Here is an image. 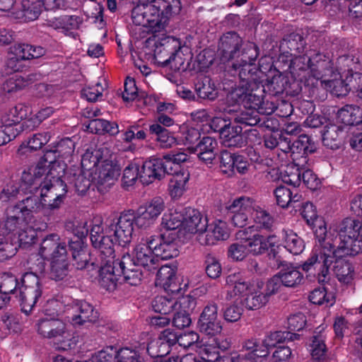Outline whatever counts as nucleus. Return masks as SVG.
<instances>
[{
  "mask_svg": "<svg viewBox=\"0 0 362 362\" xmlns=\"http://www.w3.org/2000/svg\"><path fill=\"white\" fill-rule=\"evenodd\" d=\"M318 242L320 243L322 250L320 258L322 264L320 272H318V306L325 304V307L330 308L335 303V296L332 292H329L324 283L329 279V267L334 262V272L340 282L349 284L351 281L354 274V267L351 262L347 259V256L354 257V255H340L337 252L340 247L335 249L334 241L339 236L337 230L332 227L327 229L324 219L318 220Z\"/></svg>",
  "mask_w": 362,
  "mask_h": 362,
  "instance_id": "f257e3e1",
  "label": "nucleus"
},
{
  "mask_svg": "<svg viewBox=\"0 0 362 362\" xmlns=\"http://www.w3.org/2000/svg\"><path fill=\"white\" fill-rule=\"evenodd\" d=\"M180 0H146L137 4L132 11L133 23L148 28L156 36L164 30L170 18L179 14Z\"/></svg>",
  "mask_w": 362,
  "mask_h": 362,
  "instance_id": "f03ea898",
  "label": "nucleus"
},
{
  "mask_svg": "<svg viewBox=\"0 0 362 362\" xmlns=\"http://www.w3.org/2000/svg\"><path fill=\"white\" fill-rule=\"evenodd\" d=\"M49 170L42 182H40L39 189L42 209L51 211L60 208L67 189L60 175L64 171V168L60 165L58 160L49 161Z\"/></svg>",
  "mask_w": 362,
  "mask_h": 362,
  "instance_id": "7ed1b4c3",
  "label": "nucleus"
},
{
  "mask_svg": "<svg viewBox=\"0 0 362 362\" xmlns=\"http://www.w3.org/2000/svg\"><path fill=\"white\" fill-rule=\"evenodd\" d=\"M259 54L258 46L252 42H247L242 57L232 64L230 71L233 76L238 75L240 82H246L247 87L259 88L264 80V73L255 65Z\"/></svg>",
  "mask_w": 362,
  "mask_h": 362,
  "instance_id": "20e7f679",
  "label": "nucleus"
},
{
  "mask_svg": "<svg viewBox=\"0 0 362 362\" xmlns=\"http://www.w3.org/2000/svg\"><path fill=\"white\" fill-rule=\"evenodd\" d=\"M65 305L57 300H49L45 308V317L36 326L37 333L43 338L52 339L64 337L67 333Z\"/></svg>",
  "mask_w": 362,
  "mask_h": 362,
  "instance_id": "39448f33",
  "label": "nucleus"
},
{
  "mask_svg": "<svg viewBox=\"0 0 362 362\" xmlns=\"http://www.w3.org/2000/svg\"><path fill=\"white\" fill-rule=\"evenodd\" d=\"M325 57L328 60L326 64H329V66L326 69L325 73L320 77L322 86L337 97L346 95L350 90V87L349 83L342 78L344 76H346V79H348V74H346V71H347L349 73L351 71L353 59L348 56L339 57L337 62L340 66L339 71L337 70L334 71L331 64L329 56L325 55Z\"/></svg>",
  "mask_w": 362,
  "mask_h": 362,
  "instance_id": "423d86ee",
  "label": "nucleus"
},
{
  "mask_svg": "<svg viewBox=\"0 0 362 362\" xmlns=\"http://www.w3.org/2000/svg\"><path fill=\"white\" fill-rule=\"evenodd\" d=\"M337 233L340 239L339 254L357 255L362 252V223L360 221L344 218Z\"/></svg>",
  "mask_w": 362,
  "mask_h": 362,
  "instance_id": "0eeeda50",
  "label": "nucleus"
},
{
  "mask_svg": "<svg viewBox=\"0 0 362 362\" xmlns=\"http://www.w3.org/2000/svg\"><path fill=\"white\" fill-rule=\"evenodd\" d=\"M284 62H286L288 70L292 74H299V71H307L303 75L304 83L302 90L304 93L308 92L309 97L315 94L317 91V69L315 59L308 54L303 55H286Z\"/></svg>",
  "mask_w": 362,
  "mask_h": 362,
  "instance_id": "6e6552de",
  "label": "nucleus"
},
{
  "mask_svg": "<svg viewBox=\"0 0 362 362\" xmlns=\"http://www.w3.org/2000/svg\"><path fill=\"white\" fill-rule=\"evenodd\" d=\"M6 216L3 226H0V261L12 257L16 250L6 235L18 232L25 223V217L21 214V211L13 206L6 209Z\"/></svg>",
  "mask_w": 362,
  "mask_h": 362,
  "instance_id": "1a4fd4ad",
  "label": "nucleus"
},
{
  "mask_svg": "<svg viewBox=\"0 0 362 362\" xmlns=\"http://www.w3.org/2000/svg\"><path fill=\"white\" fill-rule=\"evenodd\" d=\"M81 165L98 185H112L121 171L117 160H81Z\"/></svg>",
  "mask_w": 362,
  "mask_h": 362,
  "instance_id": "9d476101",
  "label": "nucleus"
},
{
  "mask_svg": "<svg viewBox=\"0 0 362 362\" xmlns=\"http://www.w3.org/2000/svg\"><path fill=\"white\" fill-rule=\"evenodd\" d=\"M90 241L93 246L101 253V259H114V246L116 243L111 232H107V226H103L101 217L96 216L91 220L90 230Z\"/></svg>",
  "mask_w": 362,
  "mask_h": 362,
  "instance_id": "9b49d317",
  "label": "nucleus"
},
{
  "mask_svg": "<svg viewBox=\"0 0 362 362\" xmlns=\"http://www.w3.org/2000/svg\"><path fill=\"white\" fill-rule=\"evenodd\" d=\"M133 211L129 210L120 214L117 221L107 223V232H111L115 237V243L125 247L132 240L134 224L137 226V220Z\"/></svg>",
  "mask_w": 362,
  "mask_h": 362,
  "instance_id": "f8f14e48",
  "label": "nucleus"
},
{
  "mask_svg": "<svg viewBox=\"0 0 362 362\" xmlns=\"http://www.w3.org/2000/svg\"><path fill=\"white\" fill-rule=\"evenodd\" d=\"M154 55L159 63L163 66H170L173 64L177 68V64H182V58L177 55L180 54V42L173 37L166 36L158 39L155 43Z\"/></svg>",
  "mask_w": 362,
  "mask_h": 362,
  "instance_id": "ddd939ff",
  "label": "nucleus"
},
{
  "mask_svg": "<svg viewBox=\"0 0 362 362\" xmlns=\"http://www.w3.org/2000/svg\"><path fill=\"white\" fill-rule=\"evenodd\" d=\"M242 37L235 31L224 33L219 39L218 56L223 64L242 57L244 46Z\"/></svg>",
  "mask_w": 362,
  "mask_h": 362,
  "instance_id": "4468645a",
  "label": "nucleus"
},
{
  "mask_svg": "<svg viewBox=\"0 0 362 362\" xmlns=\"http://www.w3.org/2000/svg\"><path fill=\"white\" fill-rule=\"evenodd\" d=\"M243 127L239 125H233L228 123L227 127L225 128L226 132L224 135H220V138L223 140V143L228 149H221L219 152L218 158H245V155L242 154V151H235L233 147H241L245 143L242 135Z\"/></svg>",
  "mask_w": 362,
  "mask_h": 362,
  "instance_id": "2eb2a0df",
  "label": "nucleus"
},
{
  "mask_svg": "<svg viewBox=\"0 0 362 362\" xmlns=\"http://www.w3.org/2000/svg\"><path fill=\"white\" fill-rule=\"evenodd\" d=\"M163 198L155 197L140 206L136 212L137 227L146 229L152 226L165 209Z\"/></svg>",
  "mask_w": 362,
  "mask_h": 362,
  "instance_id": "dca6fc26",
  "label": "nucleus"
},
{
  "mask_svg": "<svg viewBox=\"0 0 362 362\" xmlns=\"http://www.w3.org/2000/svg\"><path fill=\"white\" fill-rule=\"evenodd\" d=\"M28 109V106L21 103L11 107L1 118L3 124L11 127L14 132H18V134L24 130L33 129L35 127V124L33 125V119H26Z\"/></svg>",
  "mask_w": 362,
  "mask_h": 362,
  "instance_id": "f3484780",
  "label": "nucleus"
},
{
  "mask_svg": "<svg viewBox=\"0 0 362 362\" xmlns=\"http://www.w3.org/2000/svg\"><path fill=\"white\" fill-rule=\"evenodd\" d=\"M65 310L66 320L75 327L95 322L98 318V311L86 301L79 302L74 308L65 305Z\"/></svg>",
  "mask_w": 362,
  "mask_h": 362,
  "instance_id": "a211bd4d",
  "label": "nucleus"
},
{
  "mask_svg": "<svg viewBox=\"0 0 362 362\" xmlns=\"http://www.w3.org/2000/svg\"><path fill=\"white\" fill-rule=\"evenodd\" d=\"M153 253L159 259H168L177 257L179 254L175 234L166 232L158 236L150 237Z\"/></svg>",
  "mask_w": 362,
  "mask_h": 362,
  "instance_id": "6ab92c4d",
  "label": "nucleus"
},
{
  "mask_svg": "<svg viewBox=\"0 0 362 362\" xmlns=\"http://www.w3.org/2000/svg\"><path fill=\"white\" fill-rule=\"evenodd\" d=\"M218 147L217 141L211 136H204L195 146L188 147L186 150L173 151V154H165L162 158H177L180 156H184L183 158H187V153H196L198 158H204L203 155L206 154L209 156L206 158H216L217 153H214Z\"/></svg>",
  "mask_w": 362,
  "mask_h": 362,
  "instance_id": "aec40b11",
  "label": "nucleus"
},
{
  "mask_svg": "<svg viewBox=\"0 0 362 362\" xmlns=\"http://www.w3.org/2000/svg\"><path fill=\"white\" fill-rule=\"evenodd\" d=\"M269 94L274 96L285 93L286 95L296 96L303 92L300 83L296 81L290 82L288 78L283 74L275 75L267 83Z\"/></svg>",
  "mask_w": 362,
  "mask_h": 362,
  "instance_id": "412c9836",
  "label": "nucleus"
},
{
  "mask_svg": "<svg viewBox=\"0 0 362 362\" xmlns=\"http://www.w3.org/2000/svg\"><path fill=\"white\" fill-rule=\"evenodd\" d=\"M133 257L137 264L146 268L148 270L156 269L158 267V260L153 253L150 237L142 238L136 245Z\"/></svg>",
  "mask_w": 362,
  "mask_h": 362,
  "instance_id": "4be33fe9",
  "label": "nucleus"
},
{
  "mask_svg": "<svg viewBox=\"0 0 362 362\" xmlns=\"http://www.w3.org/2000/svg\"><path fill=\"white\" fill-rule=\"evenodd\" d=\"M229 237L227 224L221 220H216L206 226L198 236L197 241L202 245H212L219 240H226Z\"/></svg>",
  "mask_w": 362,
  "mask_h": 362,
  "instance_id": "5701e85b",
  "label": "nucleus"
},
{
  "mask_svg": "<svg viewBox=\"0 0 362 362\" xmlns=\"http://www.w3.org/2000/svg\"><path fill=\"white\" fill-rule=\"evenodd\" d=\"M226 284L230 288L226 296L227 300H232L235 297H238V300L244 299L252 291L254 287V285L240 273L228 275L226 279Z\"/></svg>",
  "mask_w": 362,
  "mask_h": 362,
  "instance_id": "b1692460",
  "label": "nucleus"
},
{
  "mask_svg": "<svg viewBox=\"0 0 362 362\" xmlns=\"http://www.w3.org/2000/svg\"><path fill=\"white\" fill-rule=\"evenodd\" d=\"M102 262L98 271L99 284L105 290L112 291L117 288L121 279V274L113 259H107Z\"/></svg>",
  "mask_w": 362,
  "mask_h": 362,
  "instance_id": "393cba45",
  "label": "nucleus"
},
{
  "mask_svg": "<svg viewBox=\"0 0 362 362\" xmlns=\"http://www.w3.org/2000/svg\"><path fill=\"white\" fill-rule=\"evenodd\" d=\"M112 349L110 351L102 350L95 354L90 362H143L137 351L129 348H122L116 355L112 353Z\"/></svg>",
  "mask_w": 362,
  "mask_h": 362,
  "instance_id": "a878e982",
  "label": "nucleus"
},
{
  "mask_svg": "<svg viewBox=\"0 0 362 362\" xmlns=\"http://www.w3.org/2000/svg\"><path fill=\"white\" fill-rule=\"evenodd\" d=\"M48 160H40L37 165L29 168L28 171H24L22 175V182L25 185V189L30 192L40 189L41 181L40 177L46 175L49 170Z\"/></svg>",
  "mask_w": 362,
  "mask_h": 362,
  "instance_id": "bb28decb",
  "label": "nucleus"
},
{
  "mask_svg": "<svg viewBox=\"0 0 362 362\" xmlns=\"http://www.w3.org/2000/svg\"><path fill=\"white\" fill-rule=\"evenodd\" d=\"M184 218L182 228L187 233L197 234V236L206 229L207 218L192 208L184 209Z\"/></svg>",
  "mask_w": 362,
  "mask_h": 362,
  "instance_id": "cd10ccee",
  "label": "nucleus"
},
{
  "mask_svg": "<svg viewBox=\"0 0 362 362\" xmlns=\"http://www.w3.org/2000/svg\"><path fill=\"white\" fill-rule=\"evenodd\" d=\"M264 86L262 83L259 85V90H250L247 97L245 99L244 107L250 110H255L261 115H270L274 112L272 103L265 102L263 93Z\"/></svg>",
  "mask_w": 362,
  "mask_h": 362,
  "instance_id": "c85d7f7f",
  "label": "nucleus"
},
{
  "mask_svg": "<svg viewBox=\"0 0 362 362\" xmlns=\"http://www.w3.org/2000/svg\"><path fill=\"white\" fill-rule=\"evenodd\" d=\"M305 46V39L299 33H291L285 35L279 45V50L281 52L279 59L284 62L286 55H296L303 52Z\"/></svg>",
  "mask_w": 362,
  "mask_h": 362,
  "instance_id": "c756f323",
  "label": "nucleus"
},
{
  "mask_svg": "<svg viewBox=\"0 0 362 362\" xmlns=\"http://www.w3.org/2000/svg\"><path fill=\"white\" fill-rule=\"evenodd\" d=\"M75 149V142L66 137L53 145H49L43 151L40 158H69L72 156Z\"/></svg>",
  "mask_w": 362,
  "mask_h": 362,
  "instance_id": "7c9ffc66",
  "label": "nucleus"
},
{
  "mask_svg": "<svg viewBox=\"0 0 362 362\" xmlns=\"http://www.w3.org/2000/svg\"><path fill=\"white\" fill-rule=\"evenodd\" d=\"M194 299L189 296H182L180 298V304L177 310L174 311V317L173 324L179 329H183L189 326L191 324V318L189 311L194 307Z\"/></svg>",
  "mask_w": 362,
  "mask_h": 362,
  "instance_id": "2f4dec72",
  "label": "nucleus"
},
{
  "mask_svg": "<svg viewBox=\"0 0 362 362\" xmlns=\"http://www.w3.org/2000/svg\"><path fill=\"white\" fill-rule=\"evenodd\" d=\"M70 170V182L74 185L76 191L79 194H84L89 189L91 182H95L90 176L89 171L85 170L80 162V166L74 165Z\"/></svg>",
  "mask_w": 362,
  "mask_h": 362,
  "instance_id": "473e14b6",
  "label": "nucleus"
},
{
  "mask_svg": "<svg viewBox=\"0 0 362 362\" xmlns=\"http://www.w3.org/2000/svg\"><path fill=\"white\" fill-rule=\"evenodd\" d=\"M82 23L83 18L76 15L61 16L47 21L49 27L64 33L73 30H78Z\"/></svg>",
  "mask_w": 362,
  "mask_h": 362,
  "instance_id": "72a5a7b5",
  "label": "nucleus"
},
{
  "mask_svg": "<svg viewBox=\"0 0 362 362\" xmlns=\"http://www.w3.org/2000/svg\"><path fill=\"white\" fill-rule=\"evenodd\" d=\"M163 160H145L139 173V180L144 185H149L156 180L163 177L160 161Z\"/></svg>",
  "mask_w": 362,
  "mask_h": 362,
  "instance_id": "f704fd0d",
  "label": "nucleus"
},
{
  "mask_svg": "<svg viewBox=\"0 0 362 362\" xmlns=\"http://www.w3.org/2000/svg\"><path fill=\"white\" fill-rule=\"evenodd\" d=\"M337 120L345 125H358L362 123V108L355 105H346L337 111Z\"/></svg>",
  "mask_w": 362,
  "mask_h": 362,
  "instance_id": "c9c22d12",
  "label": "nucleus"
},
{
  "mask_svg": "<svg viewBox=\"0 0 362 362\" xmlns=\"http://www.w3.org/2000/svg\"><path fill=\"white\" fill-rule=\"evenodd\" d=\"M291 154L302 153L301 158H306L310 153L317 151V146L312 137L306 134H302L288 145Z\"/></svg>",
  "mask_w": 362,
  "mask_h": 362,
  "instance_id": "e433bc0d",
  "label": "nucleus"
},
{
  "mask_svg": "<svg viewBox=\"0 0 362 362\" xmlns=\"http://www.w3.org/2000/svg\"><path fill=\"white\" fill-rule=\"evenodd\" d=\"M37 79V74H30L26 77L15 74L3 83V90L8 93H15L23 89Z\"/></svg>",
  "mask_w": 362,
  "mask_h": 362,
  "instance_id": "4c0bfd02",
  "label": "nucleus"
},
{
  "mask_svg": "<svg viewBox=\"0 0 362 362\" xmlns=\"http://www.w3.org/2000/svg\"><path fill=\"white\" fill-rule=\"evenodd\" d=\"M275 237L270 235L264 237L262 235L257 233L253 238L246 244L249 253L255 255L264 254L269 247L275 245Z\"/></svg>",
  "mask_w": 362,
  "mask_h": 362,
  "instance_id": "58836bf2",
  "label": "nucleus"
},
{
  "mask_svg": "<svg viewBox=\"0 0 362 362\" xmlns=\"http://www.w3.org/2000/svg\"><path fill=\"white\" fill-rule=\"evenodd\" d=\"M87 130L93 134H109L114 136L119 133L118 124L115 122H110L103 119H90L86 125Z\"/></svg>",
  "mask_w": 362,
  "mask_h": 362,
  "instance_id": "ea45409f",
  "label": "nucleus"
},
{
  "mask_svg": "<svg viewBox=\"0 0 362 362\" xmlns=\"http://www.w3.org/2000/svg\"><path fill=\"white\" fill-rule=\"evenodd\" d=\"M189 180V172L188 170H185L181 174H178L170 179L168 191L172 199H178L184 194Z\"/></svg>",
  "mask_w": 362,
  "mask_h": 362,
  "instance_id": "a19ab883",
  "label": "nucleus"
},
{
  "mask_svg": "<svg viewBox=\"0 0 362 362\" xmlns=\"http://www.w3.org/2000/svg\"><path fill=\"white\" fill-rule=\"evenodd\" d=\"M274 194L277 204L282 208L293 206V204L298 202L301 199V195L296 190L292 191L284 186L276 187Z\"/></svg>",
  "mask_w": 362,
  "mask_h": 362,
  "instance_id": "79ce46f5",
  "label": "nucleus"
},
{
  "mask_svg": "<svg viewBox=\"0 0 362 362\" xmlns=\"http://www.w3.org/2000/svg\"><path fill=\"white\" fill-rule=\"evenodd\" d=\"M282 233L284 247L290 253L298 255L304 250V241L296 233L289 229H284Z\"/></svg>",
  "mask_w": 362,
  "mask_h": 362,
  "instance_id": "37998d69",
  "label": "nucleus"
},
{
  "mask_svg": "<svg viewBox=\"0 0 362 362\" xmlns=\"http://www.w3.org/2000/svg\"><path fill=\"white\" fill-rule=\"evenodd\" d=\"M184 209L179 207L169 209L162 217L161 226L167 230H173L182 226L184 218Z\"/></svg>",
  "mask_w": 362,
  "mask_h": 362,
  "instance_id": "c03bdc74",
  "label": "nucleus"
},
{
  "mask_svg": "<svg viewBox=\"0 0 362 362\" xmlns=\"http://www.w3.org/2000/svg\"><path fill=\"white\" fill-rule=\"evenodd\" d=\"M175 279V270L168 264L162 266L157 272L156 284L173 293L179 291V289L175 288L176 286L173 285Z\"/></svg>",
  "mask_w": 362,
  "mask_h": 362,
  "instance_id": "a18cd8bd",
  "label": "nucleus"
},
{
  "mask_svg": "<svg viewBox=\"0 0 362 362\" xmlns=\"http://www.w3.org/2000/svg\"><path fill=\"white\" fill-rule=\"evenodd\" d=\"M180 299L164 296H157L152 302V307L156 313L167 315L177 310Z\"/></svg>",
  "mask_w": 362,
  "mask_h": 362,
  "instance_id": "49530a36",
  "label": "nucleus"
},
{
  "mask_svg": "<svg viewBox=\"0 0 362 362\" xmlns=\"http://www.w3.org/2000/svg\"><path fill=\"white\" fill-rule=\"evenodd\" d=\"M49 137L47 133L34 134L27 144L23 143L19 146L17 151L18 155L29 156L28 153L39 150L45 145L49 141Z\"/></svg>",
  "mask_w": 362,
  "mask_h": 362,
  "instance_id": "de8ad7c7",
  "label": "nucleus"
},
{
  "mask_svg": "<svg viewBox=\"0 0 362 362\" xmlns=\"http://www.w3.org/2000/svg\"><path fill=\"white\" fill-rule=\"evenodd\" d=\"M42 296V290L20 288L19 300L22 311L28 315Z\"/></svg>",
  "mask_w": 362,
  "mask_h": 362,
  "instance_id": "09e8293b",
  "label": "nucleus"
},
{
  "mask_svg": "<svg viewBox=\"0 0 362 362\" xmlns=\"http://www.w3.org/2000/svg\"><path fill=\"white\" fill-rule=\"evenodd\" d=\"M149 134L151 135V139L157 141L161 148L171 147L175 142V138L170 132L158 123L150 125Z\"/></svg>",
  "mask_w": 362,
  "mask_h": 362,
  "instance_id": "8fccbe9b",
  "label": "nucleus"
},
{
  "mask_svg": "<svg viewBox=\"0 0 362 362\" xmlns=\"http://www.w3.org/2000/svg\"><path fill=\"white\" fill-rule=\"evenodd\" d=\"M195 90L201 99L214 100L218 97V90L211 79L205 77L195 84Z\"/></svg>",
  "mask_w": 362,
  "mask_h": 362,
  "instance_id": "3c124183",
  "label": "nucleus"
},
{
  "mask_svg": "<svg viewBox=\"0 0 362 362\" xmlns=\"http://www.w3.org/2000/svg\"><path fill=\"white\" fill-rule=\"evenodd\" d=\"M298 267H290L279 272L281 284L286 287L295 288L300 285L303 281V275Z\"/></svg>",
  "mask_w": 362,
  "mask_h": 362,
  "instance_id": "603ef678",
  "label": "nucleus"
},
{
  "mask_svg": "<svg viewBox=\"0 0 362 362\" xmlns=\"http://www.w3.org/2000/svg\"><path fill=\"white\" fill-rule=\"evenodd\" d=\"M243 348L250 351L248 354H252L255 358H265L269 354L268 346L263 339L254 337L247 339L243 343Z\"/></svg>",
  "mask_w": 362,
  "mask_h": 362,
  "instance_id": "864d4df0",
  "label": "nucleus"
},
{
  "mask_svg": "<svg viewBox=\"0 0 362 362\" xmlns=\"http://www.w3.org/2000/svg\"><path fill=\"white\" fill-rule=\"evenodd\" d=\"M242 300L247 309L257 310L265 305L269 301V298L267 294L257 290L254 286L252 291Z\"/></svg>",
  "mask_w": 362,
  "mask_h": 362,
  "instance_id": "5fc2aeb1",
  "label": "nucleus"
},
{
  "mask_svg": "<svg viewBox=\"0 0 362 362\" xmlns=\"http://www.w3.org/2000/svg\"><path fill=\"white\" fill-rule=\"evenodd\" d=\"M341 132L339 127L334 124H329L325 127L322 131V141L323 144L331 149L338 148L341 144L339 140V132Z\"/></svg>",
  "mask_w": 362,
  "mask_h": 362,
  "instance_id": "6e6d98bb",
  "label": "nucleus"
},
{
  "mask_svg": "<svg viewBox=\"0 0 362 362\" xmlns=\"http://www.w3.org/2000/svg\"><path fill=\"white\" fill-rule=\"evenodd\" d=\"M252 218L257 227L259 228L270 229L274 223L272 216L255 203L252 211Z\"/></svg>",
  "mask_w": 362,
  "mask_h": 362,
  "instance_id": "4d7b16f0",
  "label": "nucleus"
},
{
  "mask_svg": "<svg viewBox=\"0 0 362 362\" xmlns=\"http://www.w3.org/2000/svg\"><path fill=\"white\" fill-rule=\"evenodd\" d=\"M254 204L255 202L251 198L240 197L228 203L226 209L233 214L243 211L252 212L254 209Z\"/></svg>",
  "mask_w": 362,
  "mask_h": 362,
  "instance_id": "13d9d810",
  "label": "nucleus"
},
{
  "mask_svg": "<svg viewBox=\"0 0 362 362\" xmlns=\"http://www.w3.org/2000/svg\"><path fill=\"white\" fill-rule=\"evenodd\" d=\"M282 180L284 182L293 187L299 186L301 182L302 175L298 165L293 162H290L285 166V168L282 170Z\"/></svg>",
  "mask_w": 362,
  "mask_h": 362,
  "instance_id": "bf43d9fd",
  "label": "nucleus"
},
{
  "mask_svg": "<svg viewBox=\"0 0 362 362\" xmlns=\"http://www.w3.org/2000/svg\"><path fill=\"white\" fill-rule=\"evenodd\" d=\"M49 276L55 281L62 280L68 274L69 263L67 257L50 261Z\"/></svg>",
  "mask_w": 362,
  "mask_h": 362,
  "instance_id": "052dcab7",
  "label": "nucleus"
},
{
  "mask_svg": "<svg viewBox=\"0 0 362 362\" xmlns=\"http://www.w3.org/2000/svg\"><path fill=\"white\" fill-rule=\"evenodd\" d=\"M42 0H22L23 15L28 21L36 20L40 15L43 3Z\"/></svg>",
  "mask_w": 362,
  "mask_h": 362,
  "instance_id": "680f3d73",
  "label": "nucleus"
},
{
  "mask_svg": "<svg viewBox=\"0 0 362 362\" xmlns=\"http://www.w3.org/2000/svg\"><path fill=\"white\" fill-rule=\"evenodd\" d=\"M60 237L57 233L47 235L42 241L39 250V255L43 259H50L53 257V250L57 247V244L60 240Z\"/></svg>",
  "mask_w": 362,
  "mask_h": 362,
  "instance_id": "e2e57ef3",
  "label": "nucleus"
},
{
  "mask_svg": "<svg viewBox=\"0 0 362 362\" xmlns=\"http://www.w3.org/2000/svg\"><path fill=\"white\" fill-rule=\"evenodd\" d=\"M13 206L20 210L21 214H23V216L28 215L30 213L37 212L42 208L41 201L40 202L35 196L28 197L21 203Z\"/></svg>",
  "mask_w": 362,
  "mask_h": 362,
  "instance_id": "0e129e2a",
  "label": "nucleus"
},
{
  "mask_svg": "<svg viewBox=\"0 0 362 362\" xmlns=\"http://www.w3.org/2000/svg\"><path fill=\"white\" fill-rule=\"evenodd\" d=\"M242 304V299H235L233 303L227 305L223 313L224 320L228 322H238L243 313Z\"/></svg>",
  "mask_w": 362,
  "mask_h": 362,
  "instance_id": "69168bd1",
  "label": "nucleus"
},
{
  "mask_svg": "<svg viewBox=\"0 0 362 362\" xmlns=\"http://www.w3.org/2000/svg\"><path fill=\"white\" fill-rule=\"evenodd\" d=\"M17 279L12 274L4 273L0 274V291L9 296L16 293Z\"/></svg>",
  "mask_w": 362,
  "mask_h": 362,
  "instance_id": "338daca9",
  "label": "nucleus"
},
{
  "mask_svg": "<svg viewBox=\"0 0 362 362\" xmlns=\"http://www.w3.org/2000/svg\"><path fill=\"white\" fill-rule=\"evenodd\" d=\"M198 325L201 332L211 336L221 333L223 329L219 318L198 322Z\"/></svg>",
  "mask_w": 362,
  "mask_h": 362,
  "instance_id": "774afa93",
  "label": "nucleus"
}]
</instances>
